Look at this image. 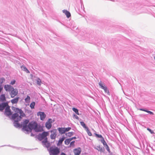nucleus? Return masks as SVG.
Here are the masks:
<instances>
[{
	"instance_id": "nucleus-1",
	"label": "nucleus",
	"mask_w": 155,
	"mask_h": 155,
	"mask_svg": "<svg viewBox=\"0 0 155 155\" xmlns=\"http://www.w3.org/2000/svg\"><path fill=\"white\" fill-rule=\"evenodd\" d=\"M12 109L15 112L12 116V119L15 120L14 123V125L17 127H21V124H20L18 121H20L25 115L21 109L14 107H12Z\"/></svg>"
},
{
	"instance_id": "nucleus-2",
	"label": "nucleus",
	"mask_w": 155,
	"mask_h": 155,
	"mask_svg": "<svg viewBox=\"0 0 155 155\" xmlns=\"http://www.w3.org/2000/svg\"><path fill=\"white\" fill-rule=\"evenodd\" d=\"M33 129L37 132H41L43 130L42 127L38 125L37 122L35 121H32L28 124V131H31Z\"/></svg>"
},
{
	"instance_id": "nucleus-3",
	"label": "nucleus",
	"mask_w": 155,
	"mask_h": 155,
	"mask_svg": "<svg viewBox=\"0 0 155 155\" xmlns=\"http://www.w3.org/2000/svg\"><path fill=\"white\" fill-rule=\"evenodd\" d=\"M49 152L50 155H58L60 151L58 147L52 146L49 148Z\"/></svg>"
},
{
	"instance_id": "nucleus-4",
	"label": "nucleus",
	"mask_w": 155,
	"mask_h": 155,
	"mask_svg": "<svg viewBox=\"0 0 155 155\" xmlns=\"http://www.w3.org/2000/svg\"><path fill=\"white\" fill-rule=\"evenodd\" d=\"M29 120L25 119L21 123V127H23V130L28 131V124L29 123Z\"/></svg>"
},
{
	"instance_id": "nucleus-5",
	"label": "nucleus",
	"mask_w": 155,
	"mask_h": 155,
	"mask_svg": "<svg viewBox=\"0 0 155 155\" xmlns=\"http://www.w3.org/2000/svg\"><path fill=\"white\" fill-rule=\"evenodd\" d=\"M49 134V133L47 132H43L42 134H40L38 135V138L40 140H41L44 139H45L46 137Z\"/></svg>"
},
{
	"instance_id": "nucleus-6",
	"label": "nucleus",
	"mask_w": 155,
	"mask_h": 155,
	"mask_svg": "<svg viewBox=\"0 0 155 155\" xmlns=\"http://www.w3.org/2000/svg\"><path fill=\"white\" fill-rule=\"evenodd\" d=\"M51 134L50 135L51 138L52 139H54L57 135V130L53 129L51 131Z\"/></svg>"
},
{
	"instance_id": "nucleus-7",
	"label": "nucleus",
	"mask_w": 155,
	"mask_h": 155,
	"mask_svg": "<svg viewBox=\"0 0 155 155\" xmlns=\"http://www.w3.org/2000/svg\"><path fill=\"white\" fill-rule=\"evenodd\" d=\"M5 114L7 116H10L12 114L10 107L8 105L7 106L5 109Z\"/></svg>"
},
{
	"instance_id": "nucleus-8",
	"label": "nucleus",
	"mask_w": 155,
	"mask_h": 155,
	"mask_svg": "<svg viewBox=\"0 0 155 155\" xmlns=\"http://www.w3.org/2000/svg\"><path fill=\"white\" fill-rule=\"evenodd\" d=\"M11 91L10 95L12 98L14 97L18 94V90L17 89H15L14 88L13 89H12Z\"/></svg>"
},
{
	"instance_id": "nucleus-9",
	"label": "nucleus",
	"mask_w": 155,
	"mask_h": 155,
	"mask_svg": "<svg viewBox=\"0 0 155 155\" xmlns=\"http://www.w3.org/2000/svg\"><path fill=\"white\" fill-rule=\"evenodd\" d=\"M43 145L47 148L49 147L50 146V143L48 142L47 138H46L42 142Z\"/></svg>"
},
{
	"instance_id": "nucleus-10",
	"label": "nucleus",
	"mask_w": 155,
	"mask_h": 155,
	"mask_svg": "<svg viewBox=\"0 0 155 155\" xmlns=\"http://www.w3.org/2000/svg\"><path fill=\"white\" fill-rule=\"evenodd\" d=\"M38 116H40V119L42 120H43L46 117V115L43 112H39L38 113Z\"/></svg>"
},
{
	"instance_id": "nucleus-11",
	"label": "nucleus",
	"mask_w": 155,
	"mask_h": 155,
	"mask_svg": "<svg viewBox=\"0 0 155 155\" xmlns=\"http://www.w3.org/2000/svg\"><path fill=\"white\" fill-rule=\"evenodd\" d=\"M96 137L97 138H101V141L103 143L104 145H106V143L105 141L104 140V138L102 137L101 135L98 134H95Z\"/></svg>"
},
{
	"instance_id": "nucleus-12",
	"label": "nucleus",
	"mask_w": 155,
	"mask_h": 155,
	"mask_svg": "<svg viewBox=\"0 0 155 155\" xmlns=\"http://www.w3.org/2000/svg\"><path fill=\"white\" fill-rule=\"evenodd\" d=\"M81 150L80 147H78L74 149L73 151L75 155H79L81 152Z\"/></svg>"
},
{
	"instance_id": "nucleus-13",
	"label": "nucleus",
	"mask_w": 155,
	"mask_h": 155,
	"mask_svg": "<svg viewBox=\"0 0 155 155\" xmlns=\"http://www.w3.org/2000/svg\"><path fill=\"white\" fill-rule=\"evenodd\" d=\"M51 119H49L45 124V126L48 129H50L51 127Z\"/></svg>"
},
{
	"instance_id": "nucleus-14",
	"label": "nucleus",
	"mask_w": 155,
	"mask_h": 155,
	"mask_svg": "<svg viewBox=\"0 0 155 155\" xmlns=\"http://www.w3.org/2000/svg\"><path fill=\"white\" fill-rule=\"evenodd\" d=\"M4 88L6 91H11L12 89H13V87L10 85H5Z\"/></svg>"
},
{
	"instance_id": "nucleus-15",
	"label": "nucleus",
	"mask_w": 155,
	"mask_h": 155,
	"mask_svg": "<svg viewBox=\"0 0 155 155\" xmlns=\"http://www.w3.org/2000/svg\"><path fill=\"white\" fill-rule=\"evenodd\" d=\"M7 105H8V104L7 103H2L0 104V110H3Z\"/></svg>"
},
{
	"instance_id": "nucleus-16",
	"label": "nucleus",
	"mask_w": 155,
	"mask_h": 155,
	"mask_svg": "<svg viewBox=\"0 0 155 155\" xmlns=\"http://www.w3.org/2000/svg\"><path fill=\"white\" fill-rule=\"evenodd\" d=\"M63 12L66 15L68 18H69L71 16V15L70 12L67 10H63Z\"/></svg>"
},
{
	"instance_id": "nucleus-17",
	"label": "nucleus",
	"mask_w": 155,
	"mask_h": 155,
	"mask_svg": "<svg viewBox=\"0 0 155 155\" xmlns=\"http://www.w3.org/2000/svg\"><path fill=\"white\" fill-rule=\"evenodd\" d=\"M19 97H16L15 98L11 100V101L12 104H17L18 101Z\"/></svg>"
},
{
	"instance_id": "nucleus-18",
	"label": "nucleus",
	"mask_w": 155,
	"mask_h": 155,
	"mask_svg": "<svg viewBox=\"0 0 155 155\" xmlns=\"http://www.w3.org/2000/svg\"><path fill=\"white\" fill-rule=\"evenodd\" d=\"M58 130L60 134H62L65 133V128H58Z\"/></svg>"
},
{
	"instance_id": "nucleus-19",
	"label": "nucleus",
	"mask_w": 155,
	"mask_h": 155,
	"mask_svg": "<svg viewBox=\"0 0 155 155\" xmlns=\"http://www.w3.org/2000/svg\"><path fill=\"white\" fill-rule=\"evenodd\" d=\"M95 148L98 151H100L101 152H103L104 150V148L103 147H101L100 146H97Z\"/></svg>"
},
{
	"instance_id": "nucleus-20",
	"label": "nucleus",
	"mask_w": 155,
	"mask_h": 155,
	"mask_svg": "<svg viewBox=\"0 0 155 155\" xmlns=\"http://www.w3.org/2000/svg\"><path fill=\"white\" fill-rule=\"evenodd\" d=\"M99 84L101 87V88L104 89V90L106 91V87L105 86V85H104V84L101 81L99 82Z\"/></svg>"
},
{
	"instance_id": "nucleus-21",
	"label": "nucleus",
	"mask_w": 155,
	"mask_h": 155,
	"mask_svg": "<svg viewBox=\"0 0 155 155\" xmlns=\"http://www.w3.org/2000/svg\"><path fill=\"white\" fill-rule=\"evenodd\" d=\"M21 68L24 71L26 72L27 73H29V71L24 66H21Z\"/></svg>"
},
{
	"instance_id": "nucleus-22",
	"label": "nucleus",
	"mask_w": 155,
	"mask_h": 155,
	"mask_svg": "<svg viewBox=\"0 0 155 155\" xmlns=\"http://www.w3.org/2000/svg\"><path fill=\"white\" fill-rule=\"evenodd\" d=\"M64 139H65L64 137H63L61 138L60 139V140H59L58 141V143L57 144L58 146L61 144L62 143L63 141L64 140Z\"/></svg>"
},
{
	"instance_id": "nucleus-23",
	"label": "nucleus",
	"mask_w": 155,
	"mask_h": 155,
	"mask_svg": "<svg viewBox=\"0 0 155 155\" xmlns=\"http://www.w3.org/2000/svg\"><path fill=\"white\" fill-rule=\"evenodd\" d=\"M30 100V97L27 95V97L25 99V101L26 103H29Z\"/></svg>"
},
{
	"instance_id": "nucleus-24",
	"label": "nucleus",
	"mask_w": 155,
	"mask_h": 155,
	"mask_svg": "<svg viewBox=\"0 0 155 155\" xmlns=\"http://www.w3.org/2000/svg\"><path fill=\"white\" fill-rule=\"evenodd\" d=\"M71 141L70 138L66 139L64 141L65 144L67 145H68Z\"/></svg>"
},
{
	"instance_id": "nucleus-25",
	"label": "nucleus",
	"mask_w": 155,
	"mask_h": 155,
	"mask_svg": "<svg viewBox=\"0 0 155 155\" xmlns=\"http://www.w3.org/2000/svg\"><path fill=\"white\" fill-rule=\"evenodd\" d=\"M35 104V102H33L31 103L30 107L31 109H34Z\"/></svg>"
},
{
	"instance_id": "nucleus-26",
	"label": "nucleus",
	"mask_w": 155,
	"mask_h": 155,
	"mask_svg": "<svg viewBox=\"0 0 155 155\" xmlns=\"http://www.w3.org/2000/svg\"><path fill=\"white\" fill-rule=\"evenodd\" d=\"M74 134V132H69L68 133H66V135L68 137H70Z\"/></svg>"
},
{
	"instance_id": "nucleus-27",
	"label": "nucleus",
	"mask_w": 155,
	"mask_h": 155,
	"mask_svg": "<svg viewBox=\"0 0 155 155\" xmlns=\"http://www.w3.org/2000/svg\"><path fill=\"white\" fill-rule=\"evenodd\" d=\"M72 110L77 115H79V112H78V109H77V108H75L73 107V108H72Z\"/></svg>"
},
{
	"instance_id": "nucleus-28",
	"label": "nucleus",
	"mask_w": 155,
	"mask_h": 155,
	"mask_svg": "<svg viewBox=\"0 0 155 155\" xmlns=\"http://www.w3.org/2000/svg\"><path fill=\"white\" fill-rule=\"evenodd\" d=\"M81 124V125L85 129H87L88 127L86 126L85 123L83 122H80Z\"/></svg>"
},
{
	"instance_id": "nucleus-29",
	"label": "nucleus",
	"mask_w": 155,
	"mask_h": 155,
	"mask_svg": "<svg viewBox=\"0 0 155 155\" xmlns=\"http://www.w3.org/2000/svg\"><path fill=\"white\" fill-rule=\"evenodd\" d=\"M0 98L2 101H4L5 100V97L4 95H2L1 96Z\"/></svg>"
},
{
	"instance_id": "nucleus-30",
	"label": "nucleus",
	"mask_w": 155,
	"mask_h": 155,
	"mask_svg": "<svg viewBox=\"0 0 155 155\" xmlns=\"http://www.w3.org/2000/svg\"><path fill=\"white\" fill-rule=\"evenodd\" d=\"M140 110H142V111H144L146 112H147V113L150 114H152V115L153 114V112H151L150 111H148V110H146L142 109H141Z\"/></svg>"
},
{
	"instance_id": "nucleus-31",
	"label": "nucleus",
	"mask_w": 155,
	"mask_h": 155,
	"mask_svg": "<svg viewBox=\"0 0 155 155\" xmlns=\"http://www.w3.org/2000/svg\"><path fill=\"white\" fill-rule=\"evenodd\" d=\"M86 129V131L87 133L90 136H91V135H92L91 133V132H90V130H89L88 129V128H87V129Z\"/></svg>"
},
{
	"instance_id": "nucleus-32",
	"label": "nucleus",
	"mask_w": 155,
	"mask_h": 155,
	"mask_svg": "<svg viewBox=\"0 0 155 155\" xmlns=\"http://www.w3.org/2000/svg\"><path fill=\"white\" fill-rule=\"evenodd\" d=\"M5 80L3 78H0V84H2Z\"/></svg>"
},
{
	"instance_id": "nucleus-33",
	"label": "nucleus",
	"mask_w": 155,
	"mask_h": 155,
	"mask_svg": "<svg viewBox=\"0 0 155 155\" xmlns=\"http://www.w3.org/2000/svg\"><path fill=\"white\" fill-rule=\"evenodd\" d=\"M37 84L39 85H40L41 84V81L39 79H38L37 81Z\"/></svg>"
},
{
	"instance_id": "nucleus-34",
	"label": "nucleus",
	"mask_w": 155,
	"mask_h": 155,
	"mask_svg": "<svg viewBox=\"0 0 155 155\" xmlns=\"http://www.w3.org/2000/svg\"><path fill=\"white\" fill-rule=\"evenodd\" d=\"M74 142L75 141H72L70 144V147L73 146L74 147Z\"/></svg>"
},
{
	"instance_id": "nucleus-35",
	"label": "nucleus",
	"mask_w": 155,
	"mask_h": 155,
	"mask_svg": "<svg viewBox=\"0 0 155 155\" xmlns=\"http://www.w3.org/2000/svg\"><path fill=\"white\" fill-rule=\"evenodd\" d=\"M71 128L70 127H68V128H65V132H67L69 131L71 129Z\"/></svg>"
},
{
	"instance_id": "nucleus-36",
	"label": "nucleus",
	"mask_w": 155,
	"mask_h": 155,
	"mask_svg": "<svg viewBox=\"0 0 155 155\" xmlns=\"http://www.w3.org/2000/svg\"><path fill=\"white\" fill-rule=\"evenodd\" d=\"M147 130H148L151 134H153L154 133L153 131H152V130L150 128H147Z\"/></svg>"
},
{
	"instance_id": "nucleus-37",
	"label": "nucleus",
	"mask_w": 155,
	"mask_h": 155,
	"mask_svg": "<svg viewBox=\"0 0 155 155\" xmlns=\"http://www.w3.org/2000/svg\"><path fill=\"white\" fill-rule=\"evenodd\" d=\"M15 80H13L10 82V84L11 85H13L15 84Z\"/></svg>"
},
{
	"instance_id": "nucleus-38",
	"label": "nucleus",
	"mask_w": 155,
	"mask_h": 155,
	"mask_svg": "<svg viewBox=\"0 0 155 155\" xmlns=\"http://www.w3.org/2000/svg\"><path fill=\"white\" fill-rule=\"evenodd\" d=\"M107 151H108V152L110 153V150L109 148V147H108V146L107 145Z\"/></svg>"
},
{
	"instance_id": "nucleus-39",
	"label": "nucleus",
	"mask_w": 155,
	"mask_h": 155,
	"mask_svg": "<svg viewBox=\"0 0 155 155\" xmlns=\"http://www.w3.org/2000/svg\"><path fill=\"white\" fill-rule=\"evenodd\" d=\"M76 138L75 137H73L72 138H70V139H71V141L72 140H73V139H75Z\"/></svg>"
},
{
	"instance_id": "nucleus-40",
	"label": "nucleus",
	"mask_w": 155,
	"mask_h": 155,
	"mask_svg": "<svg viewBox=\"0 0 155 155\" xmlns=\"http://www.w3.org/2000/svg\"><path fill=\"white\" fill-rule=\"evenodd\" d=\"M2 89V87L1 86H0V93Z\"/></svg>"
},
{
	"instance_id": "nucleus-41",
	"label": "nucleus",
	"mask_w": 155,
	"mask_h": 155,
	"mask_svg": "<svg viewBox=\"0 0 155 155\" xmlns=\"http://www.w3.org/2000/svg\"><path fill=\"white\" fill-rule=\"evenodd\" d=\"M61 155H66L64 153L62 152L61 153Z\"/></svg>"
},
{
	"instance_id": "nucleus-42",
	"label": "nucleus",
	"mask_w": 155,
	"mask_h": 155,
	"mask_svg": "<svg viewBox=\"0 0 155 155\" xmlns=\"http://www.w3.org/2000/svg\"><path fill=\"white\" fill-rule=\"evenodd\" d=\"M107 94L108 95H110V93H109V91H107Z\"/></svg>"
},
{
	"instance_id": "nucleus-43",
	"label": "nucleus",
	"mask_w": 155,
	"mask_h": 155,
	"mask_svg": "<svg viewBox=\"0 0 155 155\" xmlns=\"http://www.w3.org/2000/svg\"><path fill=\"white\" fill-rule=\"evenodd\" d=\"M31 136H34V135H33L32 133H31Z\"/></svg>"
},
{
	"instance_id": "nucleus-44",
	"label": "nucleus",
	"mask_w": 155,
	"mask_h": 155,
	"mask_svg": "<svg viewBox=\"0 0 155 155\" xmlns=\"http://www.w3.org/2000/svg\"><path fill=\"white\" fill-rule=\"evenodd\" d=\"M76 118H77V119H78V116H76Z\"/></svg>"
},
{
	"instance_id": "nucleus-45",
	"label": "nucleus",
	"mask_w": 155,
	"mask_h": 155,
	"mask_svg": "<svg viewBox=\"0 0 155 155\" xmlns=\"http://www.w3.org/2000/svg\"><path fill=\"white\" fill-rule=\"evenodd\" d=\"M154 59H155V57H154Z\"/></svg>"
}]
</instances>
